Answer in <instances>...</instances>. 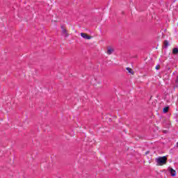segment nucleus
<instances>
[{
    "mask_svg": "<svg viewBox=\"0 0 178 178\" xmlns=\"http://www.w3.org/2000/svg\"><path fill=\"white\" fill-rule=\"evenodd\" d=\"M166 161H168L166 156L159 157L156 159V163L160 166H162V165H166Z\"/></svg>",
    "mask_w": 178,
    "mask_h": 178,
    "instance_id": "f257e3e1",
    "label": "nucleus"
},
{
    "mask_svg": "<svg viewBox=\"0 0 178 178\" xmlns=\"http://www.w3.org/2000/svg\"><path fill=\"white\" fill-rule=\"evenodd\" d=\"M61 34L64 37H69V33H67V31H66L63 26H61Z\"/></svg>",
    "mask_w": 178,
    "mask_h": 178,
    "instance_id": "f03ea898",
    "label": "nucleus"
},
{
    "mask_svg": "<svg viewBox=\"0 0 178 178\" xmlns=\"http://www.w3.org/2000/svg\"><path fill=\"white\" fill-rule=\"evenodd\" d=\"M81 36L82 38H84L85 40H91V36L87 35V34L84 33H81Z\"/></svg>",
    "mask_w": 178,
    "mask_h": 178,
    "instance_id": "7ed1b4c3",
    "label": "nucleus"
},
{
    "mask_svg": "<svg viewBox=\"0 0 178 178\" xmlns=\"http://www.w3.org/2000/svg\"><path fill=\"white\" fill-rule=\"evenodd\" d=\"M115 49H113V48L111 47H108L107 49V55H112V54H113Z\"/></svg>",
    "mask_w": 178,
    "mask_h": 178,
    "instance_id": "20e7f679",
    "label": "nucleus"
},
{
    "mask_svg": "<svg viewBox=\"0 0 178 178\" xmlns=\"http://www.w3.org/2000/svg\"><path fill=\"white\" fill-rule=\"evenodd\" d=\"M170 173L172 177L176 176V171L173 168H170Z\"/></svg>",
    "mask_w": 178,
    "mask_h": 178,
    "instance_id": "39448f33",
    "label": "nucleus"
},
{
    "mask_svg": "<svg viewBox=\"0 0 178 178\" xmlns=\"http://www.w3.org/2000/svg\"><path fill=\"white\" fill-rule=\"evenodd\" d=\"M172 54H174L175 55H177L178 49L177 48H174L173 50H172Z\"/></svg>",
    "mask_w": 178,
    "mask_h": 178,
    "instance_id": "423d86ee",
    "label": "nucleus"
},
{
    "mask_svg": "<svg viewBox=\"0 0 178 178\" xmlns=\"http://www.w3.org/2000/svg\"><path fill=\"white\" fill-rule=\"evenodd\" d=\"M168 111H169V107H168V106L164 107V108H163V112L164 113H168Z\"/></svg>",
    "mask_w": 178,
    "mask_h": 178,
    "instance_id": "0eeeda50",
    "label": "nucleus"
},
{
    "mask_svg": "<svg viewBox=\"0 0 178 178\" xmlns=\"http://www.w3.org/2000/svg\"><path fill=\"white\" fill-rule=\"evenodd\" d=\"M164 46L165 47V48H168V47H169V42H168V40L164 41Z\"/></svg>",
    "mask_w": 178,
    "mask_h": 178,
    "instance_id": "6e6552de",
    "label": "nucleus"
},
{
    "mask_svg": "<svg viewBox=\"0 0 178 178\" xmlns=\"http://www.w3.org/2000/svg\"><path fill=\"white\" fill-rule=\"evenodd\" d=\"M127 72H129L131 74H133V70L130 67L127 68Z\"/></svg>",
    "mask_w": 178,
    "mask_h": 178,
    "instance_id": "1a4fd4ad",
    "label": "nucleus"
},
{
    "mask_svg": "<svg viewBox=\"0 0 178 178\" xmlns=\"http://www.w3.org/2000/svg\"><path fill=\"white\" fill-rule=\"evenodd\" d=\"M175 83H177V84H178V76H177V79L175 80Z\"/></svg>",
    "mask_w": 178,
    "mask_h": 178,
    "instance_id": "9d476101",
    "label": "nucleus"
},
{
    "mask_svg": "<svg viewBox=\"0 0 178 178\" xmlns=\"http://www.w3.org/2000/svg\"><path fill=\"white\" fill-rule=\"evenodd\" d=\"M156 70H158L159 69V65H156Z\"/></svg>",
    "mask_w": 178,
    "mask_h": 178,
    "instance_id": "9b49d317",
    "label": "nucleus"
},
{
    "mask_svg": "<svg viewBox=\"0 0 178 178\" xmlns=\"http://www.w3.org/2000/svg\"><path fill=\"white\" fill-rule=\"evenodd\" d=\"M177 146L178 147V143H177Z\"/></svg>",
    "mask_w": 178,
    "mask_h": 178,
    "instance_id": "f8f14e48",
    "label": "nucleus"
}]
</instances>
